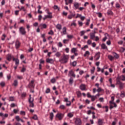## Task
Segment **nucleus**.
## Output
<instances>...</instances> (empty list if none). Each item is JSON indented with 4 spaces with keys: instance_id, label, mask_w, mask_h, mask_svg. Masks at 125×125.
I'll return each mask as SVG.
<instances>
[{
    "instance_id": "63",
    "label": "nucleus",
    "mask_w": 125,
    "mask_h": 125,
    "mask_svg": "<svg viewBox=\"0 0 125 125\" xmlns=\"http://www.w3.org/2000/svg\"><path fill=\"white\" fill-rule=\"evenodd\" d=\"M26 71V68L25 67H23L21 70V73H24Z\"/></svg>"
},
{
    "instance_id": "59",
    "label": "nucleus",
    "mask_w": 125,
    "mask_h": 125,
    "mask_svg": "<svg viewBox=\"0 0 125 125\" xmlns=\"http://www.w3.org/2000/svg\"><path fill=\"white\" fill-rule=\"evenodd\" d=\"M97 91H98V92H101V91H102V89H101V88L100 87H98V89L97 90Z\"/></svg>"
},
{
    "instance_id": "51",
    "label": "nucleus",
    "mask_w": 125,
    "mask_h": 125,
    "mask_svg": "<svg viewBox=\"0 0 125 125\" xmlns=\"http://www.w3.org/2000/svg\"><path fill=\"white\" fill-rule=\"evenodd\" d=\"M49 92H50V89L49 88H48L45 91V93H49Z\"/></svg>"
},
{
    "instance_id": "52",
    "label": "nucleus",
    "mask_w": 125,
    "mask_h": 125,
    "mask_svg": "<svg viewBox=\"0 0 125 125\" xmlns=\"http://www.w3.org/2000/svg\"><path fill=\"white\" fill-rule=\"evenodd\" d=\"M91 42H91V40H88L87 42V44H88V45H90V44H91Z\"/></svg>"
},
{
    "instance_id": "31",
    "label": "nucleus",
    "mask_w": 125,
    "mask_h": 125,
    "mask_svg": "<svg viewBox=\"0 0 125 125\" xmlns=\"http://www.w3.org/2000/svg\"><path fill=\"white\" fill-rule=\"evenodd\" d=\"M50 82L52 83H56V79L55 78H53L51 80Z\"/></svg>"
},
{
    "instance_id": "25",
    "label": "nucleus",
    "mask_w": 125,
    "mask_h": 125,
    "mask_svg": "<svg viewBox=\"0 0 125 125\" xmlns=\"http://www.w3.org/2000/svg\"><path fill=\"white\" fill-rule=\"evenodd\" d=\"M54 9L55 10H57L58 11H60V8L58 6L55 5L53 7Z\"/></svg>"
},
{
    "instance_id": "34",
    "label": "nucleus",
    "mask_w": 125,
    "mask_h": 125,
    "mask_svg": "<svg viewBox=\"0 0 125 125\" xmlns=\"http://www.w3.org/2000/svg\"><path fill=\"white\" fill-rule=\"evenodd\" d=\"M67 117H68L69 118H73V117H74V114L70 112L67 114Z\"/></svg>"
},
{
    "instance_id": "12",
    "label": "nucleus",
    "mask_w": 125,
    "mask_h": 125,
    "mask_svg": "<svg viewBox=\"0 0 125 125\" xmlns=\"http://www.w3.org/2000/svg\"><path fill=\"white\" fill-rule=\"evenodd\" d=\"M56 27L57 30H59V31H61L62 29V25L59 23L56 25Z\"/></svg>"
},
{
    "instance_id": "8",
    "label": "nucleus",
    "mask_w": 125,
    "mask_h": 125,
    "mask_svg": "<svg viewBox=\"0 0 125 125\" xmlns=\"http://www.w3.org/2000/svg\"><path fill=\"white\" fill-rule=\"evenodd\" d=\"M76 16V14H73V13H72V12H70V14L69 15H68V16L67 17L68 19H72V18H74V17Z\"/></svg>"
},
{
    "instance_id": "6",
    "label": "nucleus",
    "mask_w": 125,
    "mask_h": 125,
    "mask_svg": "<svg viewBox=\"0 0 125 125\" xmlns=\"http://www.w3.org/2000/svg\"><path fill=\"white\" fill-rule=\"evenodd\" d=\"M80 89L83 91V90H86V85L84 84H82L80 86Z\"/></svg>"
},
{
    "instance_id": "33",
    "label": "nucleus",
    "mask_w": 125,
    "mask_h": 125,
    "mask_svg": "<svg viewBox=\"0 0 125 125\" xmlns=\"http://www.w3.org/2000/svg\"><path fill=\"white\" fill-rule=\"evenodd\" d=\"M53 117H54V115L53 114V113L52 112H51L50 113V120H51V121H52V120H53Z\"/></svg>"
},
{
    "instance_id": "64",
    "label": "nucleus",
    "mask_w": 125,
    "mask_h": 125,
    "mask_svg": "<svg viewBox=\"0 0 125 125\" xmlns=\"http://www.w3.org/2000/svg\"><path fill=\"white\" fill-rule=\"evenodd\" d=\"M67 38L68 39H73V36L72 35H67Z\"/></svg>"
},
{
    "instance_id": "4",
    "label": "nucleus",
    "mask_w": 125,
    "mask_h": 125,
    "mask_svg": "<svg viewBox=\"0 0 125 125\" xmlns=\"http://www.w3.org/2000/svg\"><path fill=\"white\" fill-rule=\"evenodd\" d=\"M56 117L59 119L60 121H61V120H62L63 118H64V114L63 113H58L56 115Z\"/></svg>"
},
{
    "instance_id": "14",
    "label": "nucleus",
    "mask_w": 125,
    "mask_h": 125,
    "mask_svg": "<svg viewBox=\"0 0 125 125\" xmlns=\"http://www.w3.org/2000/svg\"><path fill=\"white\" fill-rule=\"evenodd\" d=\"M34 83H35V81L32 80L31 82L29 83L28 86L29 87H34Z\"/></svg>"
},
{
    "instance_id": "57",
    "label": "nucleus",
    "mask_w": 125,
    "mask_h": 125,
    "mask_svg": "<svg viewBox=\"0 0 125 125\" xmlns=\"http://www.w3.org/2000/svg\"><path fill=\"white\" fill-rule=\"evenodd\" d=\"M97 14L98 15V16L100 18H101V17H102V13L99 12V13H97Z\"/></svg>"
},
{
    "instance_id": "39",
    "label": "nucleus",
    "mask_w": 125,
    "mask_h": 125,
    "mask_svg": "<svg viewBox=\"0 0 125 125\" xmlns=\"http://www.w3.org/2000/svg\"><path fill=\"white\" fill-rule=\"evenodd\" d=\"M16 120L17 122H20L21 119H20V117L19 116H16Z\"/></svg>"
},
{
    "instance_id": "42",
    "label": "nucleus",
    "mask_w": 125,
    "mask_h": 125,
    "mask_svg": "<svg viewBox=\"0 0 125 125\" xmlns=\"http://www.w3.org/2000/svg\"><path fill=\"white\" fill-rule=\"evenodd\" d=\"M89 22H90V19H89L87 20V22H86L85 25L86 26H89Z\"/></svg>"
},
{
    "instance_id": "20",
    "label": "nucleus",
    "mask_w": 125,
    "mask_h": 125,
    "mask_svg": "<svg viewBox=\"0 0 125 125\" xmlns=\"http://www.w3.org/2000/svg\"><path fill=\"white\" fill-rule=\"evenodd\" d=\"M11 58H12L11 55L8 54L7 57V60H8V61H11Z\"/></svg>"
},
{
    "instance_id": "48",
    "label": "nucleus",
    "mask_w": 125,
    "mask_h": 125,
    "mask_svg": "<svg viewBox=\"0 0 125 125\" xmlns=\"http://www.w3.org/2000/svg\"><path fill=\"white\" fill-rule=\"evenodd\" d=\"M9 101H14V97H9Z\"/></svg>"
},
{
    "instance_id": "13",
    "label": "nucleus",
    "mask_w": 125,
    "mask_h": 125,
    "mask_svg": "<svg viewBox=\"0 0 125 125\" xmlns=\"http://www.w3.org/2000/svg\"><path fill=\"white\" fill-rule=\"evenodd\" d=\"M13 61L15 62V64L16 66H18L19 65V60L18 59H16L15 58H13Z\"/></svg>"
},
{
    "instance_id": "30",
    "label": "nucleus",
    "mask_w": 125,
    "mask_h": 125,
    "mask_svg": "<svg viewBox=\"0 0 125 125\" xmlns=\"http://www.w3.org/2000/svg\"><path fill=\"white\" fill-rule=\"evenodd\" d=\"M108 58L110 60V61H113V60L115 59V57L111 56V55H108Z\"/></svg>"
},
{
    "instance_id": "22",
    "label": "nucleus",
    "mask_w": 125,
    "mask_h": 125,
    "mask_svg": "<svg viewBox=\"0 0 125 125\" xmlns=\"http://www.w3.org/2000/svg\"><path fill=\"white\" fill-rule=\"evenodd\" d=\"M78 51V50H77V48H72L71 50V53H75Z\"/></svg>"
},
{
    "instance_id": "1",
    "label": "nucleus",
    "mask_w": 125,
    "mask_h": 125,
    "mask_svg": "<svg viewBox=\"0 0 125 125\" xmlns=\"http://www.w3.org/2000/svg\"><path fill=\"white\" fill-rule=\"evenodd\" d=\"M68 60L69 55L64 54L59 60V62L61 63V64H66L68 63Z\"/></svg>"
},
{
    "instance_id": "46",
    "label": "nucleus",
    "mask_w": 125,
    "mask_h": 125,
    "mask_svg": "<svg viewBox=\"0 0 125 125\" xmlns=\"http://www.w3.org/2000/svg\"><path fill=\"white\" fill-rule=\"evenodd\" d=\"M72 66H73V67H76V66H77V62L74 61V62H72Z\"/></svg>"
},
{
    "instance_id": "26",
    "label": "nucleus",
    "mask_w": 125,
    "mask_h": 125,
    "mask_svg": "<svg viewBox=\"0 0 125 125\" xmlns=\"http://www.w3.org/2000/svg\"><path fill=\"white\" fill-rule=\"evenodd\" d=\"M94 38H95V34H94V33H90V39L94 40Z\"/></svg>"
},
{
    "instance_id": "56",
    "label": "nucleus",
    "mask_w": 125,
    "mask_h": 125,
    "mask_svg": "<svg viewBox=\"0 0 125 125\" xmlns=\"http://www.w3.org/2000/svg\"><path fill=\"white\" fill-rule=\"evenodd\" d=\"M60 108L64 110V109H65V105H60Z\"/></svg>"
},
{
    "instance_id": "54",
    "label": "nucleus",
    "mask_w": 125,
    "mask_h": 125,
    "mask_svg": "<svg viewBox=\"0 0 125 125\" xmlns=\"http://www.w3.org/2000/svg\"><path fill=\"white\" fill-rule=\"evenodd\" d=\"M85 31H82L81 32V37H83V35H84V34H85Z\"/></svg>"
},
{
    "instance_id": "7",
    "label": "nucleus",
    "mask_w": 125,
    "mask_h": 125,
    "mask_svg": "<svg viewBox=\"0 0 125 125\" xmlns=\"http://www.w3.org/2000/svg\"><path fill=\"white\" fill-rule=\"evenodd\" d=\"M75 125H82V120H81V119L78 118L76 120Z\"/></svg>"
},
{
    "instance_id": "58",
    "label": "nucleus",
    "mask_w": 125,
    "mask_h": 125,
    "mask_svg": "<svg viewBox=\"0 0 125 125\" xmlns=\"http://www.w3.org/2000/svg\"><path fill=\"white\" fill-rule=\"evenodd\" d=\"M40 64H43L44 63V60H42V59H41L40 60Z\"/></svg>"
},
{
    "instance_id": "17",
    "label": "nucleus",
    "mask_w": 125,
    "mask_h": 125,
    "mask_svg": "<svg viewBox=\"0 0 125 125\" xmlns=\"http://www.w3.org/2000/svg\"><path fill=\"white\" fill-rule=\"evenodd\" d=\"M103 120L102 119H98V125H103Z\"/></svg>"
},
{
    "instance_id": "18",
    "label": "nucleus",
    "mask_w": 125,
    "mask_h": 125,
    "mask_svg": "<svg viewBox=\"0 0 125 125\" xmlns=\"http://www.w3.org/2000/svg\"><path fill=\"white\" fill-rule=\"evenodd\" d=\"M74 7H75L76 9H78V8H79V7H80V3L76 2L74 4Z\"/></svg>"
},
{
    "instance_id": "41",
    "label": "nucleus",
    "mask_w": 125,
    "mask_h": 125,
    "mask_svg": "<svg viewBox=\"0 0 125 125\" xmlns=\"http://www.w3.org/2000/svg\"><path fill=\"white\" fill-rule=\"evenodd\" d=\"M0 85H1V86L3 87L5 86V83L3 82H2L0 83Z\"/></svg>"
},
{
    "instance_id": "38",
    "label": "nucleus",
    "mask_w": 125,
    "mask_h": 125,
    "mask_svg": "<svg viewBox=\"0 0 125 125\" xmlns=\"http://www.w3.org/2000/svg\"><path fill=\"white\" fill-rule=\"evenodd\" d=\"M48 35H51L52 36H53L54 35V32H53V31L52 30H51L50 32L48 33Z\"/></svg>"
},
{
    "instance_id": "9",
    "label": "nucleus",
    "mask_w": 125,
    "mask_h": 125,
    "mask_svg": "<svg viewBox=\"0 0 125 125\" xmlns=\"http://www.w3.org/2000/svg\"><path fill=\"white\" fill-rule=\"evenodd\" d=\"M39 27H41V29H46V28H47V25L45 23L41 24L39 25Z\"/></svg>"
},
{
    "instance_id": "61",
    "label": "nucleus",
    "mask_w": 125,
    "mask_h": 125,
    "mask_svg": "<svg viewBox=\"0 0 125 125\" xmlns=\"http://www.w3.org/2000/svg\"><path fill=\"white\" fill-rule=\"evenodd\" d=\"M80 19L82 20V21H83L84 19H85V17H83V16H80Z\"/></svg>"
},
{
    "instance_id": "47",
    "label": "nucleus",
    "mask_w": 125,
    "mask_h": 125,
    "mask_svg": "<svg viewBox=\"0 0 125 125\" xmlns=\"http://www.w3.org/2000/svg\"><path fill=\"white\" fill-rule=\"evenodd\" d=\"M95 70V67L93 66L92 67V69L91 70V74H93L94 73V71Z\"/></svg>"
},
{
    "instance_id": "23",
    "label": "nucleus",
    "mask_w": 125,
    "mask_h": 125,
    "mask_svg": "<svg viewBox=\"0 0 125 125\" xmlns=\"http://www.w3.org/2000/svg\"><path fill=\"white\" fill-rule=\"evenodd\" d=\"M76 94H77L78 98H80V97H82V93H81V91H77L76 92Z\"/></svg>"
},
{
    "instance_id": "15",
    "label": "nucleus",
    "mask_w": 125,
    "mask_h": 125,
    "mask_svg": "<svg viewBox=\"0 0 125 125\" xmlns=\"http://www.w3.org/2000/svg\"><path fill=\"white\" fill-rule=\"evenodd\" d=\"M101 47L102 49H108V47L106 46L105 43L102 44Z\"/></svg>"
},
{
    "instance_id": "40",
    "label": "nucleus",
    "mask_w": 125,
    "mask_h": 125,
    "mask_svg": "<svg viewBox=\"0 0 125 125\" xmlns=\"http://www.w3.org/2000/svg\"><path fill=\"white\" fill-rule=\"evenodd\" d=\"M91 101H94L97 99L96 96H92Z\"/></svg>"
},
{
    "instance_id": "45",
    "label": "nucleus",
    "mask_w": 125,
    "mask_h": 125,
    "mask_svg": "<svg viewBox=\"0 0 125 125\" xmlns=\"http://www.w3.org/2000/svg\"><path fill=\"white\" fill-rule=\"evenodd\" d=\"M20 10H23L24 12H26V9H25V7L24 6H21L20 8Z\"/></svg>"
},
{
    "instance_id": "2",
    "label": "nucleus",
    "mask_w": 125,
    "mask_h": 125,
    "mask_svg": "<svg viewBox=\"0 0 125 125\" xmlns=\"http://www.w3.org/2000/svg\"><path fill=\"white\" fill-rule=\"evenodd\" d=\"M120 80H121V77H117V78H116L117 83V84H119V87L120 88H123V87H124V85H125V84L122 83L121 81H120Z\"/></svg>"
},
{
    "instance_id": "3",
    "label": "nucleus",
    "mask_w": 125,
    "mask_h": 125,
    "mask_svg": "<svg viewBox=\"0 0 125 125\" xmlns=\"http://www.w3.org/2000/svg\"><path fill=\"white\" fill-rule=\"evenodd\" d=\"M20 34L22 36H25L26 35V30L25 28L23 27H21L19 29Z\"/></svg>"
},
{
    "instance_id": "53",
    "label": "nucleus",
    "mask_w": 125,
    "mask_h": 125,
    "mask_svg": "<svg viewBox=\"0 0 125 125\" xmlns=\"http://www.w3.org/2000/svg\"><path fill=\"white\" fill-rule=\"evenodd\" d=\"M21 115H22V116H25V115H26V112L25 111H21Z\"/></svg>"
},
{
    "instance_id": "62",
    "label": "nucleus",
    "mask_w": 125,
    "mask_h": 125,
    "mask_svg": "<svg viewBox=\"0 0 125 125\" xmlns=\"http://www.w3.org/2000/svg\"><path fill=\"white\" fill-rule=\"evenodd\" d=\"M121 77V78H123L122 79H121L122 81H125V76L124 75H122V76H119Z\"/></svg>"
},
{
    "instance_id": "28",
    "label": "nucleus",
    "mask_w": 125,
    "mask_h": 125,
    "mask_svg": "<svg viewBox=\"0 0 125 125\" xmlns=\"http://www.w3.org/2000/svg\"><path fill=\"white\" fill-rule=\"evenodd\" d=\"M95 56H97L98 58H97L96 60H98V59H99V58H100V52H97L96 55Z\"/></svg>"
},
{
    "instance_id": "36",
    "label": "nucleus",
    "mask_w": 125,
    "mask_h": 125,
    "mask_svg": "<svg viewBox=\"0 0 125 125\" xmlns=\"http://www.w3.org/2000/svg\"><path fill=\"white\" fill-rule=\"evenodd\" d=\"M90 54V53H89V51H86L84 54V57H86V55H89Z\"/></svg>"
},
{
    "instance_id": "21",
    "label": "nucleus",
    "mask_w": 125,
    "mask_h": 125,
    "mask_svg": "<svg viewBox=\"0 0 125 125\" xmlns=\"http://www.w3.org/2000/svg\"><path fill=\"white\" fill-rule=\"evenodd\" d=\"M62 33L63 35H66L67 34V28H66V27H64L62 28Z\"/></svg>"
},
{
    "instance_id": "50",
    "label": "nucleus",
    "mask_w": 125,
    "mask_h": 125,
    "mask_svg": "<svg viewBox=\"0 0 125 125\" xmlns=\"http://www.w3.org/2000/svg\"><path fill=\"white\" fill-rule=\"evenodd\" d=\"M29 107H31V108H33L34 106V103H29Z\"/></svg>"
},
{
    "instance_id": "32",
    "label": "nucleus",
    "mask_w": 125,
    "mask_h": 125,
    "mask_svg": "<svg viewBox=\"0 0 125 125\" xmlns=\"http://www.w3.org/2000/svg\"><path fill=\"white\" fill-rule=\"evenodd\" d=\"M113 54L114 57L115 58H116V59H118L119 57V55H118V54H117V53L113 52Z\"/></svg>"
},
{
    "instance_id": "49",
    "label": "nucleus",
    "mask_w": 125,
    "mask_h": 125,
    "mask_svg": "<svg viewBox=\"0 0 125 125\" xmlns=\"http://www.w3.org/2000/svg\"><path fill=\"white\" fill-rule=\"evenodd\" d=\"M32 119L35 120H38V116H37V115H34V116L32 117Z\"/></svg>"
},
{
    "instance_id": "11",
    "label": "nucleus",
    "mask_w": 125,
    "mask_h": 125,
    "mask_svg": "<svg viewBox=\"0 0 125 125\" xmlns=\"http://www.w3.org/2000/svg\"><path fill=\"white\" fill-rule=\"evenodd\" d=\"M46 62H47V63H50V64H53L54 61H53V59H47L46 60Z\"/></svg>"
},
{
    "instance_id": "19",
    "label": "nucleus",
    "mask_w": 125,
    "mask_h": 125,
    "mask_svg": "<svg viewBox=\"0 0 125 125\" xmlns=\"http://www.w3.org/2000/svg\"><path fill=\"white\" fill-rule=\"evenodd\" d=\"M12 85H14V86H17V85H18V81L17 80H15Z\"/></svg>"
},
{
    "instance_id": "55",
    "label": "nucleus",
    "mask_w": 125,
    "mask_h": 125,
    "mask_svg": "<svg viewBox=\"0 0 125 125\" xmlns=\"http://www.w3.org/2000/svg\"><path fill=\"white\" fill-rule=\"evenodd\" d=\"M116 8H120V7H121V5H120V4H119L118 3H117L116 4Z\"/></svg>"
},
{
    "instance_id": "43",
    "label": "nucleus",
    "mask_w": 125,
    "mask_h": 125,
    "mask_svg": "<svg viewBox=\"0 0 125 125\" xmlns=\"http://www.w3.org/2000/svg\"><path fill=\"white\" fill-rule=\"evenodd\" d=\"M10 107L11 108H14V107H16V104L14 103H12L10 104Z\"/></svg>"
},
{
    "instance_id": "5",
    "label": "nucleus",
    "mask_w": 125,
    "mask_h": 125,
    "mask_svg": "<svg viewBox=\"0 0 125 125\" xmlns=\"http://www.w3.org/2000/svg\"><path fill=\"white\" fill-rule=\"evenodd\" d=\"M68 77H73V78H76V74L73 70H70L68 73Z\"/></svg>"
},
{
    "instance_id": "60",
    "label": "nucleus",
    "mask_w": 125,
    "mask_h": 125,
    "mask_svg": "<svg viewBox=\"0 0 125 125\" xmlns=\"http://www.w3.org/2000/svg\"><path fill=\"white\" fill-rule=\"evenodd\" d=\"M15 14L17 16L19 14V10H16L15 11Z\"/></svg>"
},
{
    "instance_id": "24",
    "label": "nucleus",
    "mask_w": 125,
    "mask_h": 125,
    "mask_svg": "<svg viewBox=\"0 0 125 125\" xmlns=\"http://www.w3.org/2000/svg\"><path fill=\"white\" fill-rule=\"evenodd\" d=\"M69 84H73V83H74V79H73V77H71L70 78L69 80Z\"/></svg>"
},
{
    "instance_id": "44",
    "label": "nucleus",
    "mask_w": 125,
    "mask_h": 125,
    "mask_svg": "<svg viewBox=\"0 0 125 125\" xmlns=\"http://www.w3.org/2000/svg\"><path fill=\"white\" fill-rule=\"evenodd\" d=\"M115 121H113L112 123V125H116V124H117V123L116 122H118V120H117L116 118H115Z\"/></svg>"
},
{
    "instance_id": "16",
    "label": "nucleus",
    "mask_w": 125,
    "mask_h": 125,
    "mask_svg": "<svg viewBox=\"0 0 125 125\" xmlns=\"http://www.w3.org/2000/svg\"><path fill=\"white\" fill-rule=\"evenodd\" d=\"M29 103L34 102V98H32V95H29V99L28 100Z\"/></svg>"
},
{
    "instance_id": "37",
    "label": "nucleus",
    "mask_w": 125,
    "mask_h": 125,
    "mask_svg": "<svg viewBox=\"0 0 125 125\" xmlns=\"http://www.w3.org/2000/svg\"><path fill=\"white\" fill-rule=\"evenodd\" d=\"M52 50L53 52H56L57 51V49L53 46L52 47Z\"/></svg>"
},
{
    "instance_id": "10",
    "label": "nucleus",
    "mask_w": 125,
    "mask_h": 125,
    "mask_svg": "<svg viewBox=\"0 0 125 125\" xmlns=\"http://www.w3.org/2000/svg\"><path fill=\"white\" fill-rule=\"evenodd\" d=\"M15 46L17 49L20 47V42H19V41H18V40H17L16 42Z\"/></svg>"
},
{
    "instance_id": "27",
    "label": "nucleus",
    "mask_w": 125,
    "mask_h": 125,
    "mask_svg": "<svg viewBox=\"0 0 125 125\" xmlns=\"http://www.w3.org/2000/svg\"><path fill=\"white\" fill-rule=\"evenodd\" d=\"M120 96H121V97H122V98H124V97H125V91H121V94H120Z\"/></svg>"
},
{
    "instance_id": "29",
    "label": "nucleus",
    "mask_w": 125,
    "mask_h": 125,
    "mask_svg": "<svg viewBox=\"0 0 125 125\" xmlns=\"http://www.w3.org/2000/svg\"><path fill=\"white\" fill-rule=\"evenodd\" d=\"M107 15H113V12H112V10H108L107 12Z\"/></svg>"
},
{
    "instance_id": "35",
    "label": "nucleus",
    "mask_w": 125,
    "mask_h": 125,
    "mask_svg": "<svg viewBox=\"0 0 125 125\" xmlns=\"http://www.w3.org/2000/svg\"><path fill=\"white\" fill-rule=\"evenodd\" d=\"M55 55L56 56V57H60V56H61V53H60L59 52H57L56 53Z\"/></svg>"
}]
</instances>
